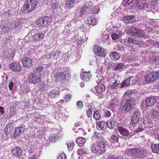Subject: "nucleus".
Wrapping results in <instances>:
<instances>
[{"instance_id":"f257e3e1","label":"nucleus","mask_w":159,"mask_h":159,"mask_svg":"<svg viewBox=\"0 0 159 159\" xmlns=\"http://www.w3.org/2000/svg\"><path fill=\"white\" fill-rule=\"evenodd\" d=\"M130 92H127L124 94V96H125L127 97L130 94ZM129 98H126L125 99H123L120 104V108L122 111H129L133 110L135 105V102L133 97H131L129 96Z\"/></svg>"},{"instance_id":"f03ea898","label":"nucleus","mask_w":159,"mask_h":159,"mask_svg":"<svg viewBox=\"0 0 159 159\" xmlns=\"http://www.w3.org/2000/svg\"><path fill=\"white\" fill-rule=\"evenodd\" d=\"M140 30V29L134 26L130 28L129 29V32L131 35L129 37L128 42L129 43H132L141 47H144L145 45V44L139 38L136 37Z\"/></svg>"},{"instance_id":"7ed1b4c3","label":"nucleus","mask_w":159,"mask_h":159,"mask_svg":"<svg viewBox=\"0 0 159 159\" xmlns=\"http://www.w3.org/2000/svg\"><path fill=\"white\" fill-rule=\"evenodd\" d=\"M128 151L132 159H140L145 157L147 154L146 150L142 148L130 149Z\"/></svg>"},{"instance_id":"20e7f679","label":"nucleus","mask_w":159,"mask_h":159,"mask_svg":"<svg viewBox=\"0 0 159 159\" xmlns=\"http://www.w3.org/2000/svg\"><path fill=\"white\" fill-rule=\"evenodd\" d=\"M37 5L36 0H26L21 9V11L24 13H30L35 9Z\"/></svg>"},{"instance_id":"39448f33","label":"nucleus","mask_w":159,"mask_h":159,"mask_svg":"<svg viewBox=\"0 0 159 159\" xmlns=\"http://www.w3.org/2000/svg\"><path fill=\"white\" fill-rule=\"evenodd\" d=\"M51 19L50 17L46 16L39 18L36 21L37 25L40 28H42L44 26H47L49 25Z\"/></svg>"},{"instance_id":"423d86ee","label":"nucleus","mask_w":159,"mask_h":159,"mask_svg":"<svg viewBox=\"0 0 159 159\" xmlns=\"http://www.w3.org/2000/svg\"><path fill=\"white\" fill-rule=\"evenodd\" d=\"M116 130L117 132H119L124 139H128L131 136L129 131L120 124L117 125Z\"/></svg>"},{"instance_id":"0eeeda50","label":"nucleus","mask_w":159,"mask_h":159,"mask_svg":"<svg viewBox=\"0 0 159 159\" xmlns=\"http://www.w3.org/2000/svg\"><path fill=\"white\" fill-rule=\"evenodd\" d=\"M29 82L35 84L39 82L41 80L40 74L36 71H34L29 75L28 79Z\"/></svg>"},{"instance_id":"6e6552de","label":"nucleus","mask_w":159,"mask_h":159,"mask_svg":"<svg viewBox=\"0 0 159 159\" xmlns=\"http://www.w3.org/2000/svg\"><path fill=\"white\" fill-rule=\"evenodd\" d=\"M93 52L95 55L99 57H104L106 54L104 49L98 45L94 46Z\"/></svg>"},{"instance_id":"1a4fd4ad","label":"nucleus","mask_w":159,"mask_h":159,"mask_svg":"<svg viewBox=\"0 0 159 159\" xmlns=\"http://www.w3.org/2000/svg\"><path fill=\"white\" fill-rule=\"evenodd\" d=\"M141 117V113L139 111L136 110L134 111L131 120L132 124L134 125L137 123Z\"/></svg>"},{"instance_id":"9d476101","label":"nucleus","mask_w":159,"mask_h":159,"mask_svg":"<svg viewBox=\"0 0 159 159\" xmlns=\"http://www.w3.org/2000/svg\"><path fill=\"white\" fill-rule=\"evenodd\" d=\"M21 61L23 66L25 67L29 68L33 66V62L30 58L24 57L22 59Z\"/></svg>"},{"instance_id":"9b49d317","label":"nucleus","mask_w":159,"mask_h":159,"mask_svg":"<svg viewBox=\"0 0 159 159\" xmlns=\"http://www.w3.org/2000/svg\"><path fill=\"white\" fill-rule=\"evenodd\" d=\"M117 120L116 117L114 116L111 118L107 121V127L110 129H113L117 124Z\"/></svg>"},{"instance_id":"f8f14e48","label":"nucleus","mask_w":159,"mask_h":159,"mask_svg":"<svg viewBox=\"0 0 159 159\" xmlns=\"http://www.w3.org/2000/svg\"><path fill=\"white\" fill-rule=\"evenodd\" d=\"M9 67L15 71H20L22 69V66L18 63H11L9 65Z\"/></svg>"},{"instance_id":"ddd939ff","label":"nucleus","mask_w":159,"mask_h":159,"mask_svg":"<svg viewBox=\"0 0 159 159\" xmlns=\"http://www.w3.org/2000/svg\"><path fill=\"white\" fill-rule=\"evenodd\" d=\"M100 146H99L98 144H94L91 147V151L92 152L95 153L97 156H99L102 154Z\"/></svg>"},{"instance_id":"4468645a","label":"nucleus","mask_w":159,"mask_h":159,"mask_svg":"<svg viewBox=\"0 0 159 159\" xmlns=\"http://www.w3.org/2000/svg\"><path fill=\"white\" fill-rule=\"evenodd\" d=\"M23 151L18 147H15L12 151V154L16 157H18L22 155Z\"/></svg>"},{"instance_id":"2eb2a0df","label":"nucleus","mask_w":159,"mask_h":159,"mask_svg":"<svg viewBox=\"0 0 159 159\" xmlns=\"http://www.w3.org/2000/svg\"><path fill=\"white\" fill-rule=\"evenodd\" d=\"M25 130L24 128L22 126L16 128L15 129V131L13 135L14 138H16L20 135L22 134Z\"/></svg>"},{"instance_id":"dca6fc26","label":"nucleus","mask_w":159,"mask_h":159,"mask_svg":"<svg viewBox=\"0 0 159 159\" xmlns=\"http://www.w3.org/2000/svg\"><path fill=\"white\" fill-rule=\"evenodd\" d=\"M135 16L129 15L125 16L123 17V20L126 23H132L136 20Z\"/></svg>"},{"instance_id":"f3484780","label":"nucleus","mask_w":159,"mask_h":159,"mask_svg":"<svg viewBox=\"0 0 159 159\" xmlns=\"http://www.w3.org/2000/svg\"><path fill=\"white\" fill-rule=\"evenodd\" d=\"M150 115L153 118H159V108L152 109L149 112Z\"/></svg>"},{"instance_id":"a211bd4d","label":"nucleus","mask_w":159,"mask_h":159,"mask_svg":"<svg viewBox=\"0 0 159 159\" xmlns=\"http://www.w3.org/2000/svg\"><path fill=\"white\" fill-rule=\"evenodd\" d=\"M43 34L42 33H37L34 34L31 37V40L33 41H40L43 37Z\"/></svg>"},{"instance_id":"6ab92c4d","label":"nucleus","mask_w":159,"mask_h":159,"mask_svg":"<svg viewBox=\"0 0 159 159\" xmlns=\"http://www.w3.org/2000/svg\"><path fill=\"white\" fill-rule=\"evenodd\" d=\"M156 101V99L155 98H150L146 100L145 104L146 106H152Z\"/></svg>"},{"instance_id":"aec40b11","label":"nucleus","mask_w":159,"mask_h":159,"mask_svg":"<svg viewBox=\"0 0 159 159\" xmlns=\"http://www.w3.org/2000/svg\"><path fill=\"white\" fill-rule=\"evenodd\" d=\"M133 77L131 76L130 77L127 78L126 80L124 81L120 84V87L121 88H123V87L126 86H129L130 85L132 84L130 83V80L132 78H133Z\"/></svg>"},{"instance_id":"412c9836","label":"nucleus","mask_w":159,"mask_h":159,"mask_svg":"<svg viewBox=\"0 0 159 159\" xmlns=\"http://www.w3.org/2000/svg\"><path fill=\"white\" fill-rule=\"evenodd\" d=\"M61 53L58 51H53L50 54V58L52 59H57L59 58Z\"/></svg>"},{"instance_id":"4be33fe9","label":"nucleus","mask_w":159,"mask_h":159,"mask_svg":"<svg viewBox=\"0 0 159 159\" xmlns=\"http://www.w3.org/2000/svg\"><path fill=\"white\" fill-rule=\"evenodd\" d=\"M76 0H67L65 3L66 7L70 9L73 7L75 3Z\"/></svg>"},{"instance_id":"5701e85b","label":"nucleus","mask_w":159,"mask_h":159,"mask_svg":"<svg viewBox=\"0 0 159 159\" xmlns=\"http://www.w3.org/2000/svg\"><path fill=\"white\" fill-rule=\"evenodd\" d=\"M80 76L82 80L86 82L89 80L90 77L89 73L85 72H83Z\"/></svg>"},{"instance_id":"b1692460","label":"nucleus","mask_w":159,"mask_h":159,"mask_svg":"<svg viewBox=\"0 0 159 159\" xmlns=\"http://www.w3.org/2000/svg\"><path fill=\"white\" fill-rule=\"evenodd\" d=\"M84 7L81 8L80 11V16H82L88 11L90 7V5H88L87 3L84 4Z\"/></svg>"},{"instance_id":"393cba45","label":"nucleus","mask_w":159,"mask_h":159,"mask_svg":"<svg viewBox=\"0 0 159 159\" xmlns=\"http://www.w3.org/2000/svg\"><path fill=\"white\" fill-rule=\"evenodd\" d=\"M54 77L58 80L62 81L65 78V75L63 72L57 73L54 74Z\"/></svg>"},{"instance_id":"a878e982","label":"nucleus","mask_w":159,"mask_h":159,"mask_svg":"<svg viewBox=\"0 0 159 159\" xmlns=\"http://www.w3.org/2000/svg\"><path fill=\"white\" fill-rule=\"evenodd\" d=\"M95 90L98 93H101L105 90V86L104 84L98 85L95 87Z\"/></svg>"},{"instance_id":"bb28decb","label":"nucleus","mask_w":159,"mask_h":159,"mask_svg":"<svg viewBox=\"0 0 159 159\" xmlns=\"http://www.w3.org/2000/svg\"><path fill=\"white\" fill-rule=\"evenodd\" d=\"M101 151V153L103 154L104 153L107 149V147L105 145V143L103 142V141L100 142V143L98 144Z\"/></svg>"},{"instance_id":"cd10ccee","label":"nucleus","mask_w":159,"mask_h":159,"mask_svg":"<svg viewBox=\"0 0 159 159\" xmlns=\"http://www.w3.org/2000/svg\"><path fill=\"white\" fill-rule=\"evenodd\" d=\"M145 79L146 81L147 82H152L155 80L153 72L147 75L145 77Z\"/></svg>"},{"instance_id":"c85d7f7f","label":"nucleus","mask_w":159,"mask_h":159,"mask_svg":"<svg viewBox=\"0 0 159 159\" xmlns=\"http://www.w3.org/2000/svg\"><path fill=\"white\" fill-rule=\"evenodd\" d=\"M13 127L11 124H7L5 129V131L7 134H11L12 131Z\"/></svg>"},{"instance_id":"c756f323","label":"nucleus","mask_w":159,"mask_h":159,"mask_svg":"<svg viewBox=\"0 0 159 159\" xmlns=\"http://www.w3.org/2000/svg\"><path fill=\"white\" fill-rule=\"evenodd\" d=\"M85 139L82 137H79L76 140V142L78 143V145L80 147L83 145V144L85 143Z\"/></svg>"},{"instance_id":"7c9ffc66","label":"nucleus","mask_w":159,"mask_h":159,"mask_svg":"<svg viewBox=\"0 0 159 159\" xmlns=\"http://www.w3.org/2000/svg\"><path fill=\"white\" fill-rule=\"evenodd\" d=\"M111 59H115L116 60L119 59L120 57V54L117 52H114L110 55Z\"/></svg>"},{"instance_id":"2f4dec72","label":"nucleus","mask_w":159,"mask_h":159,"mask_svg":"<svg viewBox=\"0 0 159 159\" xmlns=\"http://www.w3.org/2000/svg\"><path fill=\"white\" fill-rule=\"evenodd\" d=\"M88 20L89 25H91L93 26L97 24V21L96 20L95 18L93 17H90L89 18Z\"/></svg>"},{"instance_id":"473e14b6","label":"nucleus","mask_w":159,"mask_h":159,"mask_svg":"<svg viewBox=\"0 0 159 159\" xmlns=\"http://www.w3.org/2000/svg\"><path fill=\"white\" fill-rule=\"evenodd\" d=\"M152 151L153 152L159 154V144H156L151 147Z\"/></svg>"},{"instance_id":"72a5a7b5","label":"nucleus","mask_w":159,"mask_h":159,"mask_svg":"<svg viewBox=\"0 0 159 159\" xmlns=\"http://www.w3.org/2000/svg\"><path fill=\"white\" fill-rule=\"evenodd\" d=\"M125 68L124 63H118L117 64L116 67L115 68V70H119L123 69Z\"/></svg>"},{"instance_id":"f704fd0d","label":"nucleus","mask_w":159,"mask_h":159,"mask_svg":"<svg viewBox=\"0 0 159 159\" xmlns=\"http://www.w3.org/2000/svg\"><path fill=\"white\" fill-rule=\"evenodd\" d=\"M101 135V134L100 133H98L97 132H95L94 133V136L97 138L99 142L102 141L103 140L102 136Z\"/></svg>"},{"instance_id":"c9c22d12","label":"nucleus","mask_w":159,"mask_h":159,"mask_svg":"<svg viewBox=\"0 0 159 159\" xmlns=\"http://www.w3.org/2000/svg\"><path fill=\"white\" fill-rule=\"evenodd\" d=\"M110 140L111 142L113 143L118 142V137L115 134H113L111 136Z\"/></svg>"},{"instance_id":"e433bc0d","label":"nucleus","mask_w":159,"mask_h":159,"mask_svg":"<svg viewBox=\"0 0 159 159\" xmlns=\"http://www.w3.org/2000/svg\"><path fill=\"white\" fill-rule=\"evenodd\" d=\"M111 37L112 39L114 40H119L120 39V35L115 33H113L111 34Z\"/></svg>"},{"instance_id":"4c0bfd02","label":"nucleus","mask_w":159,"mask_h":159,"mask_svg":"<svg viewBox=\"0 0 159 159\" xmlns=\"http://www.w3.org/2000/svg\"><path fill=\"white\" fill-rule=\"evenodd\" d=\"M98 126L101 129H103L105 128L106 126H107V123H106V122H104L103 121H100L99 123Z\"/></svg>"},{"instance_id":"58836bf2","label":"nucleus","mask_w":159,"mask_h":159,"mask_svg":"<svg viewBox=\"0 0 159 159\" xmlns=\"http://www.w3.org/2000/svg\"><path fill=\"white\" fill-rule=\"evenodd\" d=\"M134 0H124L122 3V4L124 7L129 5Z\"/></svg>"},{"instance_id":"ea45409f","label":"nucleus","mask_w":159,"mask_h":159,"mask_svg":"<svg viewBox=\"0 0 159 159\" xmlns=\"http://www.w3.org/2000/svg\"><path fill=\"white\" fill-rule=\"evenodd\" d=\"M22 23V21L20 20H18L14 21L13 25H14V28L16 29L18 27L21 25Z\"/></svg>"},{"instance_id":"a19ab883","label":"nucleus","mask_w":159,"mask_h":159,"mask_svg":"<svg viewBox=\"0 0 159 159\" xmlns=\"http://www.w3.org/2000/svg\"><path fill=\"white\" fill-rule=\"evenodd\" d=\"M77 154L78 155H80L81 156H84L87 154V153L84 150L80 148L78 150Z\"/></svg>"},{"instance_id":"79ce46f5","label":"nucleus","mask_w":159,"mask_h":159,"mask_svg":"<svg viewBox=\"0 0 159 159\" xmlns=\"http://www.w3.org/2000/svg\"><path fill=\"white\" fill-rule=\"evenodd\" d=\"M93 117L96 120H98L101 118V115L98 111H96L94 113Z\"/></svg>"},{"instance_id":"37998d69","label":"nucleus","mask_w":159,"mask_h":159,"mask_svg":"<svg viewBox=\"0 0 159 159\" xmlns=\"http://www.w3.org/2000/svg\"><path fill=\"white\" fill-rule=\"evenodd\" d=\"M136 37L138 38L139 37L143 38L146 37V36L145 35V33L142 30H140V31H139L138 34H137Z\"/></svg>"},{"instance_id":"c03bdc74","label":"nucleus","mask_w":159,"mask_h":159,"mask_svg":"<svg viewBox=\"0 0 159 159\" xmlns=\"http://www.w3.org/2000/svg\"><path fill=\"white\" fill-rule=\"evenodd\" d=\"M59 91H57L56 90H53L52 91H51L50 92V96L52 98H54L56 95H58Z\"/></svg>"},{"instance_id":"a18cd8bd","label":"nucleus","mask_w":159,"mask_h":159,"mask_svg":"<svg viewBox=\"0 0 159 159\" xmlns=\"http://www.w3.org/2000/svg\"><path fill=\"white\" fill-rule=\"evenodd\" d=\"M67 146L69 150L71 151L73 149L74 147V142L72 141L70 142L67 144Z\"/></svg>"},{"instance_id":"49530a36","label":"nucleus","mask_w":159,"mask_h":159,"mask_svg":"<svg viewBox=\"0 0 159 159\" xmlns=\"http://www.w3.org/2000/svg\"><path fill=\"white\" fill-rule=\"evenodd\" d=\"M7 116L8 117H10L14 115L16 113V112L14 111H11V110H10L9 111H8L7 112Z\"/></svg>"},{"instance_id":"de8ad7c7","label":"nucleus","mask_w":159,"mask_h":159,"mask_svg":"<svg viewBox=\"0 0 159 159\" xmlns=\"http://www.w3.org/2000/svg\"><path fill=\"white\" fill-rule=\"evenodd\" d=\"M57 159H66V156L64 153H62L59 155L57 157Z\"/></svg>"},{"instance_id":"09e8293b","label":"nucleus","mask_w":159,"mask_h":159,"mask_svg":"<svg viewBox=\"0 0 159 159\" xmlns=\"http://www.w3.org/2000/svg\"><path fill=\"white\" fill-rule=\"evenodd\" d=\"M77 106L80 108H82L83 106V104L81 101H78L76 103Z\"/></svg>"},{"instance_id":"8fccbe9b","label":"nucleus","mask_w":159,"mask_h":159,"mask_svg":"<svg viewBox=\"0 0 159 159\" xmlns=\"http://www.w3.org/2000/svg\"><path fill=\"white\" fill-rule=\"evenodd\" d=\"M153 74L155 79V80L159 79V72H153Z\"/></svg>"},{"instance_id":"3c124183","label":"nucleus","mask_w":159,"mask_h":159,"mask_svg":"<svg viewBox=\"0 0 159 159\" xmlns=\"http://www.w3.org/2000/svg\"><path fill=\"white\" fill-rule=\"evenodd\" d=\"M118 84L117 83V81L116 80L115 82L111 86V89H116L118 87Z\"/></svg>"},{"instance_id":"603ef678","label":"nucleus","mask_w":159,"mask_h":159,"mask_svg":"<svg viewBox=\"0 0 159 159\" xmlns=\"http://www.w3.org/2000/svg\"><path fill=\"white\" fill-rule=\"evenodd\" d=\"M43 69V67L42 66H40L37 67V68L34 71H36L37 73H39V74L40 72Z\"/></svg>"},{"instance_id":"864d4df0","label":"nucleus","mask_w":159,"mask_h":159,"mask_svg":"<svg viewBox=\"0 0 159 159\" xmlns=\"http://www.w3.org/2000/svg\"><path fill=\"white\" fill-rule=\"evenodd\" d=\"M116 102V100L115 99H112L111 101L110 106L111 107H114L115 102Z\"/></svg>"},{"instance_id":"5fc2aeb1","label":"nucleus","mask_w":159,"mask_h":159,"mask_svg":"<svg viewBox=\"0 0 159 159\" xmlns=\"http://www.w3.org/2000/svg\"><path fill=\"white\" fill-rule=\"evenodd\" d=\"M92 110L91 109H89L87 111V115L89 116H91L92 115Z\"/></svg>"},{"instance_id":"6e6d98bb","label":"nucleus","mask_w":159,"mask_h":159,"mask_svg":"<svg viewBox=\"0 0 159 159\" xmlns=\"http://www.w3.org/2000/svg\"><path fill=\"white\" fill-rule=\"evenodd\" d=\"M99 9L97 7H95L94 8L93 10V12L94 14L96 13L99 12Z\"/></svg>"},{"instance_id":"4d7b16f0","label":"nucleus","mask_w":159,"mask_h":159,"mask_svg":"<svg viewBox=\"0 0 159 159\" xmlns=\"http://www.w3.org/2000/svg\"><path fill=\"white\" fill-rule=\"evenodd\" d=\"M14 83L12 81H10L8 85V87L10 90H11L13 86Z\"/></svg>"},{"instance_id":"13d9d810","label":"nucleus","mask_w":159,"mask_h":159,"mask_svg":"<svg viewBox=\"0 0 159 159\" xmlns=\"http://www.w3.org/2000/svg\"><path fill=\"white\" fill-rule=\"evenodd\" d=\"M49 140L52 142L55 141L57 139V137L55 136H51L49 137Z\"/></svg>"},{"instance_id":"bf43d9fd","label":"nucleus","mask_w":159,"mask_h":159,"mask_svg":"<svg viewBox=\"0 0 159 159\" xmlns=\"http://www.w3.org/2000/svg\"><path fill=\"white\" fill-rule=\"evenodd\" d=\"M111 115V113L109 111H106L105 112V116L106 117H109Z\"/></svg>"},{"instance_id":"052dcab7","label":"nucleus","mask_w":159,"mask_h":159,"mask_svg":"<svg viewBox=\"0 0 159 159\" xmlns=\"http://www.w3.org/2000/svg\"><path fill=\"white\" fill-rule=\"evenodd\" d=\"M143 130H144V129L142 128L141 126H139L135 130L137 133H138L142 131Z\"/></svg>"},{"instance_id":"680f3d73","label":"nucleus","mask_w":159,"mask_h":159,"mask_svg":"<svg viewBox=\"0 0 159 159\" xmlns=\"http://www.w3.org/2000/svg\"><path fill=\"white\" fill-rule=\"evenodd\" d=\"M71 96L70 94L66 95L65 97V99L66 101H68L71 98Z\"/></svg>"},{"instance_id":"e2e57ef3","label":"nucleus","mask_w":159,"mask_h":159,"mask_svg":"<svg viewBox=\"0 0 159 159\" xmlns=\"http://www.w3.org/2000/svg\"><path fill=\"white\" fill-rule=\"evenodd\" d=\"M137 6L139 7V8L140 9H142L143 8L142 3L140 4V2H138V3L136 5Z\"/></svg>"},{"instance_id":"0e129e2a","label":"nucleus","mask_w":159,"mask_h":159,"mask_svg":"<svg viewBox=\"0 0 159 159\" xmlns=\"http://www.w3.org/2000/svg\"><path fill=\"white\" fill-rule=\"evenodd\" d=\"M4 113V109L2 107H0V113L3 114Z\"/></svg>"},{"instance_id":"69168bd1","label":"nucleus","mask_w":159,"mask_h":159,"mask_svg":"<svg viewBox=\"0 0 159 159\" xmlns=\"http://www.w3.org/2000/svg\"><path fill=\"white\" fill-rule=\"evenodd\" d=\"M115 158L113 156L111 155L108 156L107 159H115Z\"/></svg>"},{"instance_id":"338daca9","label":"nucleus","mask_w":159,"mask_h":159,"mask_svg":"<svg viewBox=\"0 0 159 159\" xmlns=\"http://www.w3.org/2000/svg\"><path fill=\"white\" fill-rule=\"evenodd\" d=\"M154 45L155 46H157L158 47H159V41H156Z\"/></svg>"},{"instance_id":"774afa93","label":"nucleus","mask_w":159,"mask_h":159,"mask_svg":"<svg viewBox=\"0 0 159 159\" xmlns=\"http://www.w3.org/2000/svg\"><path fill=\"white\" fill-rule=\"evenodd\" d=\"M36 159V157L35 156H32L31 157H29V159Z\"/></svg>"}]
</instances>
